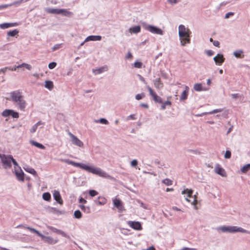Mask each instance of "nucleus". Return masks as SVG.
Here are the masks:
<instances>
[{
	"label": "nucleus",
	"instance_id": "nucleus-1",
	"mask_svg": "<svg viewBox=\"0 0 250 250\" xmlns=\"http://www.w3.org/2000/svg\"><path fill=\"white\" fill-rule=\"evenodd\" d=\"M63 161L68 165L81 168L89 172L97 175L100 177L104 178H108L110 177L108 174H107L105 171H103L100 168L89 166L84 164L76 163L68 159L64 160Z\"/></svg>",
	"mask_w": 250,
	"mask_h": 250
},
{
	"label": "nucleus",
	"instance_id": "nucleus-2",
	"mask_svg": "<svg viewBox=\"0 0 250 250\" xmlns=\"http://www.w3.org/2000/svg\"><path fill=\"white\" fill-rule=\"evenodd\" d=\"M10 95V100L15 103L20 110L24 111L26 106V103L23 99L22 93L19 90H15L11 92Z\"/></svg>",
	"mask_w": 250,
	"mask_h": 250
},
{
	"label": "nucleus",
	"instance_id": "nucleus-3",
	"mask_svg": "<svg viewBox=\"0 0 250 250\" xmlns=\"http://www.w3.org/2000/svg\"><path fill=\"white\" fill-rule=\"evenodd\" d=\"M191 33L190 30L186 28L184 25L181 24L179 26V35L182 45L185 46L187 43H190Z\"/></svg>",
	"mask_w": 250,
	"mask_h": 250
},
{
	"label": "nucleus",
	"instance_id": "nucleus-4",
	"mask_svg": "<svg viewBox=\"0 0 250 250\" xmlns=\"http://www.w3.org/2000/svg\"><path fill=\"white\" fill-rule=\"evenodd\" d=\"M0 158L5 168L11 167V162L15 166H18L16 161L13 158L12 155H6L5 154H0Z\"/></svg>",
	"mask_w": 250,
	"mask_h": 250
},
{
	"label": "nucleus",
	"instance_id": "nucleus-5",
	"mask_svg": "<svg viewBox=\"0 0 250 250\" xmlns=\"http://www.w3.org/2000/svg\"><path fill=\"white\" fill-rule=\"evenodd\" d=\"M222 232H241L243 233H247L250 234V231H248L242 228L237 227L236 226H228V227H221L218 229Z\"/></svg>",
	"mask_w": 250,
	"mask_h": 250
},
{
	"label": "nucleus",
	"instance_id": "nucleus-6",
	"mask_svg": "<svg viewBox=\"0 0 250 250\" xmlns=\"http://www.w3.org/2000/svg\"><path fill=\"white\" fill-rule=\"evenodd\" d=\"M146 88L149 93V95L152 97L154 102L160 104L163 103L162 98L158 96L156 92L149 86H147Z\"/></svg>",
	"mask_w": 250,
	"mask_h": 250
},
{
	"label": "nucleus",
	"instance_id": "nucleus-7",
	"mask_svg": "<svg viewBox=\"0 0 250 250\" xmlns=\"http://www.w3.org/2000/svg\"><path fill=\"white\" fill-rule=\"evenodd\" d=\"M68 135L71 138V141L73 144L79 147H82L83 146V143L72 133L68 132Z\"/></svg>",
	"mask_w": 250,
	"mask_h": 250
},
{
	"label": "nucleus",
	"instance_id": "nucleus-8",
	"mask_svg": "<svg viewBox=\"0 0 250 250\" xmlns=\"http://www.w3.org/2000/svg\"><path fill=\"white\" fill-rule=\"evenodd\" d=\"M15 174L17 176V179L21 181H23L24 178V173L21 169V167L18 166H15Z\"/></svg>",
	"mask_w": 250,
	"mask_h": 250
},
{
	"label": "nucleus",
	"instance_id": "nucleus-9",
	"mask_svg": "<svg viewBox=\"0 0 250 250\" xmlns=\"http://www.w3.org/2000/svg\"><path fill=\"white\" fill-rule=\"evenodd\" d=\"M127 224L131 228L136 230H141L142 229V225L139 222L136 221H128Z\"/></svg>",
	"mask_w": 250,
	"mask_h": 250
},
{
	"label": "nucleus",
	"instance_id": "nucleus-10",
	"mask_svg": "<svg viewBox=\"0 0 250 250\" xmlns=\"http://www.w3.org/2000/svg\"><path fill=\"white\" fill-rule=\"evenodd\" d=\"M114 206L117 208L120 211H122L124 210V207L123 202L118 198H115L113 200Z\"/></svg>",
	"mask_w": 250,
	"mask_h": 250
},
{
	"label": "nucleus",
	"instance_id": "nucleus-11",
	"mask_svg": "<svg viewBox=\"0 0 250 250\" xmlns=\"http://www.w3.org/2000/svg\"><path fill=\"white\" fill-rule=\"evenodd\" d=\"M147 30L150 31V32L154 34H157L159 35H162L163 34V31L160 28H157L156 27L149 25L147 27Z\"/></svg>",
	"mask_w": 250,
	"mask_h": 250
},
{
	"label": "nucleus",
	"instance_id": "nucleus-12",
	"mask_svg": "<svg viewBox=\"0 0 250 250\" xmlns=\"http://www.w3.org/2000/svg\"><path fill=\"white\" fill-rule=\"evenodd\" d=\"M41 237L45 242L49 244H56L58 242V239L55 240L50 236H45L44 235H43L42 234V235Z\"/></svg>",
	"mask_w": 250,
	"mask_h": 250
},
{
	"label": "nucleus",
	"instance_id": "nucleus-13",
	"mask_svg": "<svg viewBox=\"0 0 250 250\" xmlns=\"http://www.w3.org/2000/svg\"><path fill=\"white\" fill-rule=\"evenodd\" d=\"M215 172L217 173L218 174L223 176V177H226V173L225 172V170L224 168L220 167L219 165H217L215 166Z\"/></svg>",
	"mask_w": 250,
	"mask_h": 250
},
{
	"label": "nucleus",
	"instance_id": "nucleus-14",
	"mask_svg": "<svg viewBox=\"0 0 250 250\" xmlns=\"http://www.w3.org/2000/svg\"><path fill=\"white\" fill-rule=\"evenodd\" d=\"M214 61L216 64L221 65L225 61V58L222 54H217V56L214 57Z\"/></svg>",
	"mask_w": 250,
	"mask_h": 250
},
{
	"label": "nucleus",
	"instance_id": "nucleus-15",
	"mask_svg": "<svg viewBox=\"0 0 250 250\" xmlns=\"http://www.w3.org/2000/svg\"><path fill=\"white\" fill-rule=\"evenodd\" d=\"M53 197L55 200L60 204L62 205L63 203V200L62 199L59 191L55 190L53 193Z\"/></svg>",
	"mask_w": 250,
	"mask_h": 250
},
{
	"label": "nucleus",
	"instance_id": "nucleus-16",
	"mask_svg": "<svg viewBox=\"0 0 250 250\" xmlns=\"http://www.w3.org/2000/svg\"><path fill=\"white\" fill-rule=\"evenodd\" d=\"M189 88L188 86H185V89L182 92L180 96L181 101H184L187 99L189 92Z\"/></svg>",
	"mask_w": 250,
	"mask_h": 250
},
{
	"label": "nucleus",
	"instance_id": "nucleus-17",
	"mask_svg": "<svg viewBox=\"0 0 250 250\" xmlns=\"http://www.w3.org/2000/svg\"><path fill=\"white\" fill-rule=\"evenodd\" d=\"M108 70V67L107 66H103V67H102L99 69H93V72L95 74V75H97V74H100L104 71H107Z\"/></svg>",
	"mask_w": 250,
	"mask_h": 250
},
{
	"label": "nucleus",
	"instance_id": "nucleus-18",
	"mask_svg": "<svg viewBox=\"0 0 250 250\" xmlns=\"http://www.w3.org/2000/svg\"><path fill=\"white\" fill-rule=\"evenodd\" d=\"M154 85L156 88L159 89L163 87V83L160 78L157 79L154 81Z\"/></svg>",
	"mask_w": 250,
	"mask_h": 250
},
{
	"label": "nucleus",
	"instance_id": "nucleus-19",
	"mask_svg": "<svg viewBox=\"0 0 250 250\" xmlns=\"http://www.w3.org/2000/svg\"><path fill=\"white\" fill-rule=\"evenodd\" d=\"M102 39L100 36H89L87 37L85 40V42H88L90 41H100Z\"/></svg>",
	"mask_w": 250,
	"mask_h": 250
},
{
	"label": "nucleus",
	"instance_id": "nucleus-20",
	"mask_svg": "<svg viewBox=\"0 0 250 250\" xmlns=\"http://www.w3.org/2000/svg\"><path fill=\"white\" fill-rule=\"evenodd\" d=\"M16 25L17 24L16 23H4L0 24V28L1 29H5Z\"/></svg>",
	"mask_w": 250,
	"mask_h": 250
},
{
	"label": "nucleus",
	"instance_id": "nucleus-21",
	"mask_svg": "<svg viewBox=\"0 0 250 250\" xmlns=\"http://www.w3.org/2000/svg\"><path fill=\"white\" fill-rule=\"evenodd\" d=\"M171 98V96L167 97V101L163 103V104L161 106V109L162 110H164L166 109L167 105L170 106L171 105V102L169 101Z\"/></svg>",
	"mask_w": 250,
	"mask_h": 250
},
{
	"label": "nucleus",
	"instance_id": "nucleus-22",
	"mask_svg": "<svg viewBox=\"0 0 250 250\" xmlns=\"http://www.w3.org/2000/svg\"><path fill=\"white\" fill-rule=\"evenodd\" d=\"M96 202L97 204L103 205L106 203V199L104 197H99Z\"/></svg>",
	"mask_w": 250,
	"mask_h": 250
},
{
	"label": "nucleus",
	"instance_id": "nucleus-23",
	"mask_svg": "<svg viewBox=\"0 0 250 250\" xmlns=\"http://www.w3.org/2000/svg\"><path fill=\"white\" fill-rule=\"evenodd\" d=\"M193 190L192 189H188V188H186L184 189L182 192V194H188V198H191L192 197V194H193Z\"/></svg>",
	"mask_w": 250,
	"mask_h": 250
},
{
	"label": "nucleus",
	"instance_id": "nucleus-24",
	"mask_svg": "<svg viewBox=\"0 0 250 250\" xmlns=\"http://www.w3.org/2000/svg\"><path fill=\"white\" fill-rule=\"evenodd\" d=\"M30 144H32L33 146H34L39 148L44 149H45V146L42 145V144L39 143L37 142H35L34 141H31Z\"/></svg>",
	"mask_w": 250,
	"mask_h": 250
},
{
	"label": "nucleus",
	"instance_id": "nucleus-25",
	"mask_svg": "<svg viewBox=\"0 0 250 250\" xmlns=\"http://www.w3.org/2000/svg\"><path fill=\"white\" fill-rule=\"evenodd\" d=\"M194 89L196 91H201L203 90H205V89H204L202 87V85L201 83H195L194 85Z\"/></svg>",
	"mask_w": 250,
	"mask_h": 250
},
{
	"label": "nucleus",
	"instance_id": "nucleus-26",
	"mask_svg": "<svg viewBox=\"0 0 250 250\" xmlns=\"http://www.w3.org/2000/svg\"><path fill=\"white\" fill-rule=\"evenodd\" d=\"M24 168L26 171L32 174L35 176L37 175V172L34 168L29 167H28L26 168Z\"/></svg>",
	"mask_w": 250,
	"mask_h": 250
},
{
	"label": "nucleus",
	"instance_id": "nucleus-27",
	"mask_svg": "<svg viewBox=\"0 0 250 250\" xmlns=\"http://www.w3.org/2000/svg\"><path fill=\"white\" fill-rule=\"evenodd\" d=\"M53 86H54L53 83L52 81H46L45 82V87L46 88H47L49 90H52V88H53Z\"/></svg>",
	"mask_w": 250,
	"mask_h": 250
},
{
	"label": "nucleus",
	"instance_id": "nucleus-28",
	"mask_svg": "<svg viewBox=\"0 0 250 250\" xmlns=\"http://www.w3.org/2000/svg\"><path fill=\"white\" fill-rule=\"evenodd\" d=\"M12 112V109H5L3 111L1 115L4 117H7L11 116V113Z\"/></svg>",
	"mask_w": 250,
	"mask_h": 250
},
{
	"label": "nucleus",
	"instance_id": "nucleus-29",
	"mask_svg": "<svg viewBox=\"0 0 250 250\" xmlns=\"http://www.w3.org/2000/svg\"><path fill=\"white\" fill-rule=\"evenodd\" d=\"M17 67L18 68L25 67L29 70H31L32 68V66L30 64L25 63H23L21 64H20V65L17 66Z\"/></svg>",
	"mask_w": 250,
	"mask_h": 250
},
{
	"label": "nucleus",
	"instance_id": "nucleus-30",
	"mask_svg": "<svg viewBox=\"0 0 250 250\" xmlns=\"http://www.w3.org/2000/svg\"><path fill=\"white\" fill-rule=\"evenodd\" d=\"M64 16L70 17L72 15V13L66 9H61V13Z\"/></svg>",
	"mask_w": 250,
	"mask_h": 250
},
{
	"label": "nucleus",
	"instance_id": "nucleus-31",
	"mask_svg": "<svg viewBox=\"0 0 250 250\" xmlns=\"http://www.w3.org/2000/svg\"><path fill=\"white\" fill-rule=\"evenodd\" d=\"M47 12L51 14H60L61 9L49 8Z\"/></svg>",
	"mask_w": 250,
	"mask_h": 250
},
{
	"label": "nucleus",
	"instance_id": "nucleus-32",
	"mask_svg": "<svg viewBox=\"0 0 250 250\" xmlns=\"http://www.w3.org/2000/svg\"><path fill=\"white\" fill-rule=\"evenodd\" d=\"M243 53V51L242 50H238L235 51L233 53L235 57L238 58H242L244 57V55L242 54Z\"/></svg>",
	"mask_w": 250,
	"mask_h": 250
},
{
	"label": "nucleus",
	"instance_id": "nucleus-33",
	"mask_svg": "<svg viewBox=\"0 0 250 250\" xmlns=\"http://www.w3.org/2000/svg\"><path fill=\"white\" fill-rule=\"evenodd\" d=\"M130 30L134 33H138L141 31V27L140 26H135L132 28H130Z\"/></svg>",
	"mask_w": 250,
	"mask_h": 250
},
{
	"label": "nucleus",
	"instance_id": "nucleus-34",
	"mask_svg": "<svg viewBox=\"0 0 250 250\" xmlns=\"http://www.w3.org/2000/svg\"><path fill=\"white\" fill-rule=\"evenodd\" d=\"M25 228L26 229L29 230L30 231L32 232L33 233H36L40 237H41V236L42 235L38 230L35 229L30 228L29 227H26Z\"/></svg>",
	"mask_w": 250,
	"mask_h": 250
},
{
	"label": "nucleus",
	"instance_id": "nucleus-35",
	"mask_svg": "<svg viewBox=\"0 0 250 250\" xmlns=\"http://www.w3.org/2000/svg\"><path fill=\"white\" fill-rule=\"evenodd\" d=\"M43 199L45 201H49L51 199V195L49 192H45L42 195Z\"/></svg>",
	"mask_w": 250,
	"mask_h": 250
},
{
	"label": "nucleus",
	"instance_id": "nucleus-36",
	"mask_svg": "<svg viewBox=\"0 0 250 250\" xmlns=\"http://www.w3.org/2000/svg\"><path fill=\"white\" fill-rule=\"evenodd\" d=\"M79 208L84 212L89 213L90 212V208L88 207H85L83 205H79Z\"/></svg>",
	"mask_w": 250,
	"mask_h": 250
},
{
	"label": "nucleus",
	"instance_id": "nucleus-37",
	"mask_svg": "<svg viewBox=\"0 0 250 250\" xmlns=\"http://www.w3.org/2000/svg\"><path fill=\"white\" fill-rule=\"evenodd\" d=\"M19 33V31L17 29H15L12 31H10L7 33V35L11 37H14L17 35Z\"/></svg>",
	"mask_w": 250,
	"mask_h": 250
},
{
	"label": "nucleus",
	"instance_id": "nucleus-38",
	"mask_svg": "<svg viewBox=\"0 0 250 250\" xmlns=\"http://www.w3.org/2000/svg\"><path fill=\"white\" fill-rule=\"evenodd\" d=\"M186 200L188 202H190L192 205L194 206H195L197 204V196L196 195H194V199L193 201H191V200L188 198H186Z\"/></svg>",
	"mask_w": 250,
	"mask_h": 250
},
{
	"label": "nucleus",
	"instance_id": "nucleus-39",
	"mask_svg": "<svg viewBox=\"0 0 250 250\" xmlns=\"http://www.w3.org/2000/svg\"><path fill=\"white\" fill-rule=\"evenodd\" d=\"M74 216L75 218L80 219L82 217V214L79 210H76L74 212Z\"/></svg>",
	"mask_w": 250,
	"mask_h": 250
},
{
	"label": "nucleus",
	"instance_id": "nucleus-40",
	"mask_svg": "<svg viewBox=\"0 0 250 250\" xmlns=\"http://www.w3.org/2000/svg\"><path fill=\"white\" fill-rule=\"evenodd\" d=\"M250 169V164H247L244 166L241 169V170L243 173H246Z\"/></svg>",
	"mask_w": 250,
	"mask_h": 250
},
{
	"label": "nucleus",
	"instance_id": "nucleus-41",
	"mask_svg": "<svg viewBox=\"0 0 250 250\" xmlns=\"http://www.w3.org/2000/svg\"><path fill=\"white\" fill-rule=\"evenodd\" d=\"M162 182L167 186H170L172 184V181L167 178L163 180Z\"/></svg>",
	"mask_w": 250,
	"mask_h": 250
},
{
	"label": "nucleus",
	"instance_id": "nucleus-42",
	"mask_svg": "<svg viewBox=\"0 0 250 250\" xmlns=\"http://www.w3.org/2000/svg\"><path fill=\"white\" fill-rule=\"evenodd\" d=\"M89 194L91 196L94 197L97 195L98 194V192L95 190H90Z\"/></svg>",
	"mask_w": 250,
	"mask_h": 250
},
{
	"label": "nucleus",
	"instance_id": "nucleus-43",
	"mask_svg": "<svg viewBox=\"0 0 250 250\" xmlns=\"http://www.w3.org/2000/svg\"><path fill=\"white\" fill-rule=\"evenodd\" d=\"M134 67L137 68H140L142 67L143 63L140 62H136L134 63Z\"/></svg>",
	"mask_w": 250,
	"mask_h": 250
},
{
	"label": "nucleus",
	"instance_id": "nucleus-44",
	"mask_svg": "<svg viewBox=\"0 0 250 250\" xmlns=\"http://www.w3.org/2000/svg\"><path fill=\"white\" fill-rule=\"evenodd\" d=\"M145 96V95L144 93L138 94L136 95L135 98L137 100H140L143 98Z\"/></svg>",
	"mask_w": 250,
	"mask_h": 250
},
{
	"label": "nucleus",
	"instance_id": "nucleus-45",
	"mask_svg": "<svg viewBox=\"0 0 250 250\" xmlns=\"http://www.w3.org/2000/svg\"><path fill=\"white\" fill-rule=\"evenodd\" d=\"M11 116L14 118H18L19 117V113L17 112H15L12 110V112L11 113Z\"/></svg>",
	"mask_w": 250,
	"mask_h": 250
},
{
	"label": "nucleus",
	"instance_id": "nucleus-46",
	"mask_svg": "<svg viewBox=\"0 0 250 250\" xmlns=\"http://www.w3.org/2000/svg\"><path fill=\"white\" fill-rule=\"evenodd\" d=\"M62 44H55L53 47L52 48V50L53 51H54L57 49H59L62 47Z\"/></svg>",
	"mask_w": 250,
	"mask_h": 250
},
{
	"label": "nucleus",
	"instance_id": "nucleus-47",
	"mask_svg": "<svg viewBox=\"0 0 250 250\" xmlns=\"http://www.w3.org/2000/svg\"><path fill=\"white\" fill-rule=\"evenodd\" d=\"M56 65H57V63L55 62H52L49 64L48 67L50 69H52L56 67Z\"/></svg>",
	"mask_w": 250,
	"mask_h": 250
},
{
	"label": "nucleus",
	"instance_id": "nucleus-48",
	"mask_svg": "<svg viewBox=\"0 0 250 250\" xmlns=\"http://www.w3.org/2000/svg\"><path fill=\"white\" fill-rule=\"evenodd\" d=\"M224 157L226 159L230 158L231 157V152L229 150L226 151Z\"/></svg>",
	"mask_w": 250,
	"mask_h": 250
},
{
	"label": "nucleus",
	"instance_id": "nucleus-49",
	"mask_svg": "<svg viewBox=\"0 0 250 250\" xmlns=\"http://www.w3.org/2000/svg\"><path fill=\"white\" fill-rule=\"evenodd\" d=\"M99 122L100 123H101L102 124L107 125L108 124V121L104 118L101 119L100 120Z\"/></svg>",
	"mask_w": 250,
	"mask_h": 250
},
{
	"label": "nucleus",
	"instance_id": "nucleus-50",
	"mask_svg": "<svg viewBox=\"0 0 250 250\" xmlns=\"http://www.w3.org/2000/svg\"><path fill=\"white\" fill-rule=\"evenodd\" d=\"M56 232L57 233H58V234H60L62 235L63 237H66L67 236L66 234L64 232H63V231H62V230H57L56 231Z\"/></svg>",
	"mask_w": 250,
	"mask_h": 250
},
{
	"label": "nucleus",
	"instance_id": "nucleus-51",
	"mask_svg": "<svg viewBox=\"0 0 250 250\" xmlns=\"http://www.w3.org/2000/svg\"><path fill=\"white\" fill-rule=\"evenodd\" d=\"M138 165V161L136 160H133L131 162V166L135 167Z\"/></svg>",
	"mask_w": 250,
	"mask_h": 250
},
{
	"label": "nucleus",
	"instance_id": "nucleus-52",
	"mask_svg": "<svg viewBox=\"0 0 250 250\" xmlns=\"http://www.w3.org/2000/svg\"><path fill=\"white\" fill-rule=\"evenodd\" d=\"M206 53V54L208 56H211L214 54V52L211 50H207Z\"/></svg>",
	"mask_w": 250,
	"mask_h": 250
},
{
	"label": "nucleus",
	"instance_id": "nucleus-53",
	"mask_svg": "<svg viewBox=\"0 0 250 250\" xmlns=\"http://www.w3.org/2000/svg\"><path fill=\"white\" fill-rule=\"evenodd\" d=\"M37 128L38 126L37 125H34L30 129V132L32 133L35 132L36 131Z\"/></svg>",
	"mask_w": 250,
	"mask_h": 250
},
{
	"label": "nucleus",
	"instance_id": "nucleus-54",
	"mask_svg": "<svg viewBox=\"0 0 250 250\" xmlns=\"http://www.w3.org/2000/svg\"><path fill=\"white\" fill-rule=\"evenodd\" d=\"M12 6V4H10L1 5H0V9L6 8H7V7H8L9 6Z\"/></svg>",
	"mask_w": 250,
	"mask_h": 250
},
{
	"label": "nucleus",
	"instance_id": "nucleus-55",
	"mask_svg": "<svg viewBox=\"0 0 250 250\" xmlns=\"http://www.w3.org/2000/svg\"><path fill=\"white\" fill-rule=\"evenodd\" d=\"M231 96L233 99H236L240 97L239 94L238 93L232 94Z\"/></svg>",
	"mask_w": 250,
	"mask_h": 250
},
{
	"label": "nucleus",
	"instance_id": "nucleus-56",
	"mask_svg": "<svg viewBox=\"0 0 250 250\" xmlns=\"http://www.w3.org/2000/svg\"><path fill=\"white\" fill-rule=\"evenodd\" d=\"M180 1H181V0H168V1L171 4L176 3L177 2Z\"/></svg>",
	"mask_w": 250,
	"mask_h": 250
},
{
	"label": "nucleus",
	"instance_id": "nucleus-57",
	"mask_svg": "<svg viewBox=\"0 0 250 250\" xmlns=\"http://www.w3.org/2000/svg\"><path fill=\"white\" fill-rule=\"evenodd\" d=\"M213 45L216 47H219L220 42L218 41H214L213 42Z\"/></svg>",
	"mask_w": 250,
	"mask_h": 250
},
{
	"label": "nucleus",
	"instance_id": "nucleus-58",
	"mask_svg": "<svg viewBox=\"0 0 250 250\" xmlns=\"http://www.w3.org/2000/svg\"><path fill=\"white\" fill-rule=\"evenodd\" d=\"M79 202L80 203L85 204V203H86L87 201L86 200H85L83 198L81 197L79 199Z\"/></svg>",
	"mask_w": 250,
	"mask_h": 250
},
{
	"label": "nucleus",
	"instance_id": "nucleus-59",
	"mask_svg": "<svg viewBox=\"0 0 250 250\" xmlns=\"http://www.w3.org/2000/svg\"><path fill=\"white\" fill-rule=\"evenodd\" d=\"M8 69V67H6L0 69V74L1 73H5L6 70Z\"/></svg>",
	"mask_w": 250,
	"mask_h": 250
},
{
	"label": "nucleus",
	"instance_id": "nucleus-60",
	"mask_svg": "<svg viewBox=\"0 0 250 250\" xmlns=\"http://www.w3.org/2000/svg\"><path fill=\"white\" fill-rule=\"evenodd\" d=\"M233 15V13L232 12H229L228 13H227L225 15V18L226 19H228L229 17L230 16H232Z\"/></svg>",
	"mask_w": 250,
	"mask_h": 250
},
{
	"label": "nucleus",
	"instance_id": "nucleus-61",
	"mask_svg": "<svg viewBox=\"0 0 250 250\" xmlns=\"http://www.w3.org/2000/svg\"><path fill=\"white\" fill-rule=\"evenodd\" d=\"M132 58V55L130 52H128L126 56V59H131Z\"/></svg>",
	"mask_w": 250,
	"mask_h": 250
},
{
	"label": "nucleus",
	"instance_id": "nucleus-62",
	"mask_svg": "<svg viewBox=\"0 0 250 250\" xmlns=\"http://www.w3.org/2000/svg\"><path fill=\"white\" fill-rule=\"evenodd\" d=\"M127 119L128 120H130V119L134 120V119H135V118L134 117V115H130V116L127 117Z\"/></svg>",
	"mask_w": 250,
	"mask_h": 250
},
{
	"label": "nucleus",
	"instance_id": "nucleus-63",
	"mask_svg": "<svg viewBox=\"0 0 250 250\" xmlns=\"http://www.w3.org/2000/svg\"><path fill=\"white\" fill-rule=\"evenodd\" d=\"M17 68H18L17 67V66H15L14 67H13V68H11V67H8V70H11V71H16V69H17Z\"/></svg>",
	"mask_w": 250,
	"mask_h": 250
},
{
	"label": "nucleus",
	"instance_id": "nucleus-64",
	"mask_svg": "<svg viewBox=\"0 0 250 250\" xmlns=\"http://www.w3.org/2000/svg\"><path fill=\"white\" fill-rule=\"evenodd\" d=\"M141 105L145 108H147L148 107V105L147 104H141Z\"/></svg>",
	"mask_w": 250,
	"mask_h": 250
}]
</instances>
